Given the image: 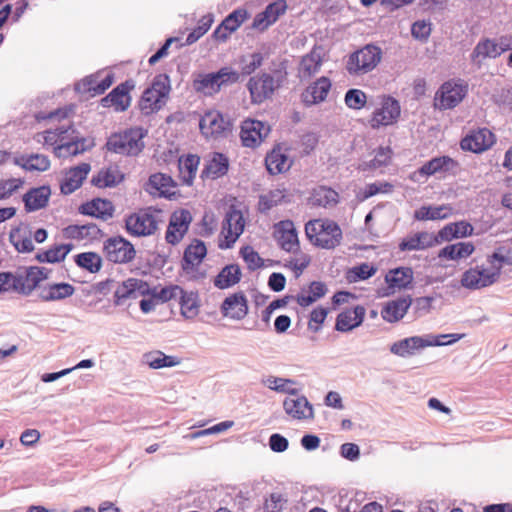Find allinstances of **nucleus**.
Listing matches in <instances>:
<instances>
[{"label": "nucleus", "instance_id": "nucleus-1", "mask_svg": "<svg viewBox=\"0 0 512 512\" xmlns=\"http://www.w3.org/2000/svg\"><path fill=\"white\" fill-rule=\"evenodd\" d=\"M305 234L314 246L327 250L339 246L343 239L340 226L330 219L310 220L305 225Z\"/></svg>", "mask_w": 512, "mask_h": 512}, {"label": "nucleus", "instance_id": "nucleus-2", "mask_svg": "<svg viewBox=\"0 0 512 512\" xmlns=\"http://www.w3.org/2000/svg\"><path fill=\"white\" fill-rule=\"evenodd\" d=\"M147 130L133 127L122 132L112 134L106 143L109 151L124 156H137L145 147L143 139Z\"/></svg>", "mask_w": 512, "mask_h": 512}, {"label": "nucleus", "instance_id": "nucleus-3", "mask_svg": "<svg viewBox=\"0 0 512 512\" xmlns=\"http://www.w3.org/2000/svg\"><path fill=\"white\" fill-rule=\"evenodd\" d=\"M170 90L169 76L167 74L156 75L151 86L144 90L139 101L141 113L150 115L158 112L166 104Z\"/></svg>", "mask_w": 512, "mask_h": 512}, {"label": "nucleus", "instance_id": "nucleus-4", "mask_svg": "<svg viewBox=\"0 0 512 512\" xmlns=\"http://www.w3.org/2000/svg\"><path fill=\"white\" fill-rule=\"evenodd\" d=\"M381 59V48L374 44H367L349 55L346 70L350 75H363L375 69Z\"/></svg>", "mask_w": 512, "mask_h": 512}, {"label": "nucleus", "instance_id": "nucleus-5", "mask_svg": "<svg viewBox=\"0 0 512 512\" xmlns=\"http://www.w3.org/2000/svg\"><path fill=\"white\" fill-rule=\"evenodd\" d=\"M161 210L153 207L141 209L136 213L129 215L125 219V228L132 236H150L158 229V216Z\"/></svg>", "mask_w": 512, "mask_h": 512}, {"label": "nucleus", "instance_id": "nucleus-6", "mask_svg": "<svg viewBox=\"0 0 512 512\" xmlns=\"http://www.w3.org/2000/svg\"><path fill=\"white\" fill-rule=\"evenodd\" d=\"M207 255V248L203 241L195 239L184 251L181 267L184 273L192 280H201L206 272L200 270V264Z\"/></svg>", "mask_w": 512, "mask_h": 512}, {"label": "nucleus", "instance_id": "nucleus-7", "mask_svg": "<svg viewBox=\"0 0 512 512\" xmlns=\"http://www.w3.org/2000/svg\"><path fill=\"white\" fill-rule=\"evenodd\" d=\"M281 77H274L269 73L251 77L247 83L253 103L260 104L270 98L282 83Z\"/></svg>", "mask_w": 512, "mask_h": 512}, {"label": "nucleus", "instance_id": "nucleus-8", "mask_svg": "<svg viewBox=\"0 0 512 512\" xmlns=\"http://www.w3.org/2000/svg\"><path fill=\"white\" fill-rule=\"evenodd\" d=\"M499 279V267L493 269L476 266L465 271L461 277V285L467 289L476 290L488 287Z\"/></svg>", "mask_w": 512, "mask_h": 512}, {"label": "nucleus", "instance_id": "nucleus-9", "mask_svg": "<svg viewBox=\"0 0 512 512\" xmlns=\"http://www.w3.org/2000/svg\"><path fill=\"white\" fill-rule=\"evenodd\" d=\"M106 258L113 263H128L135 258V248L121 236L111 237L104 243Z\"/></svg>", "mask_w": 512, "mask_h": 512}, {"label": "nucleus", "instance_id": "nucleus-10", "mask_svg": "<svg viewBox=\"0 0 512 512\" xmlns=\"http://www.w3.org/2000/svg\"><path fill=\"white\" fill-rule=\"evenodd\" d=\"M401 108L397 100L392 97H384L381 107L376 109L370 119V126L377 129L380 126H389L397 122Z\"/></svg>", "mask_w": 512, "mask_h": 512}, {"label": "nucleus", "instance_id": "nucleus-11", "mask_svg": "<svg viewBox=\"0 0 512 512\" xmlns=\"http://www.w3.org/2000/svg\"><path fill=\"white\" fill-rule=\"evenodd\" d=\"M245 220L241 211L231 207L225 215L222 233L225 235V245L220 244V248H230L243 233Z\"/></svg>", "mask_w": 512, "mask_h": 512}, {"label": "nucleus", "instance_id": "nucleus-12", "mask_svg": "<svg viewBox=\"0 0 512 512\" xmlns=\"http://www.w3.org/2000/svg\"><path fill=\"white\" fill-rule=\"evenodd\" d=\"M191 221L192 215L190 211L186 209L174 211L166 231V241L172 245L178 244L187 233Z\"/></svg>", "mask_w": 512, "mask_h": 512}, {"label": "nucleus", "instance_id": "nucleus-13", "mask_svg": "<svg viewBox=\"0 0 512 512\" xmlns=\"http://www.w3.org/2000/svg\"><path fill=\"white\" fill-rule=\"evenodd\" d=\"M67 136L68 138H66V140L61 141L60 144L54 147V154L58 158L76 156L93 146L92 141L84 137H79L78 133L73 128H71Z\"/></svg>", "mask_w": 512, "mask_h": 512}, {"label": "nucleus", "instance_id": "nucleus-14", "mask_svg": "<svg viewBox=\"0 0 512 512\" xmlns=\"http://www.w3.org/2000/svg\"><path fill=\"white\" fill-rule=\"evenodd\" d=\"M150 287L147 282L129 278L122 283L118 284L114 292V303L116 305H122L128 299H137L140 296L148 294Z\"/></svg>", "mask_w": 512, "mask_h": 512}, {"label": "nucleus", "instance_id": "nucleus-15", "mask_svg": "<svg viewBox=\"0 0 512 512\" xmlns=\"http://www.w3.org/2000/svg\"><path fill=\"white\" fill-rule=\"evenodd\" d=\"M270 132V127L263 122L246 119L241 124L240 138L245 147H257Z\"/></svg>", "mask_w": 512, "mask_h": 512}, {"label": "nucleus", "instance_id": "nucleus-16", "mask_svg": "<svg viewBox=\"0 0 512 512\" xmlns=\"http://www.w3.org/2000/svg\"><path fill=\"white\" fill-rule=\"evenodd\" d=\"M443 344L446 343L439 340L430 341L429 339L423 338L421 336H413L394 342L390 346V352L405 358L414 355L416 351H419L425 347L442 346Z\"/></svg>", "mask_w": 512, "mask_h": 512}, {"label": "nucleus", "instance_id": "nucleus-17", "mask_svg": "<svg viewBox=\"0 0 512 512\" xmlns=\"http://www.w3.org/2000/svg\"><path fill=\"white\" fill-rule=\"evenodd\" d=\"M134 82L127 80L116 86L107 96L101 99L103 107H114L116 111H125L131 102L129 92L134 88Z\"/></svg>", "mask_w": 512, "mask_h": 512}, {"label": "nucleus", "instance_id": "nucleus-18", "mask_svg": "<svg viewBox=\"0 0 512 512\" xmlns=\"http://www.w3.org/2000/svg\"><path fill=\"white\" fill-rule=\"evenodd\" d=\"M465 93L462 85L446 82L436 93L435 106L439 109H452L462 101Z\"/></svg>", "mask_w": 512, "mask_h": 512}, {"label": "nucleus", "instance_id": "nucleus-19", "mask_svg": "<svg viewBox=\"0 0 512 512\" xmlns=\"http://www.w3.org/2000/svg\"><path fill=\"white\" fill-rule=\"evenodd\" d=\"M274 237L286 252H296L299 249L297 231L291 220H283L275 224Z\"/></svg>", "mask_w": 512, "mask_h": 512}, {"label": "nucleus", "instance_id": "nucleus-20", "mask_svg": "<svg viewBox=\"0 0 512 512\" xmlns=\"http://www.w3.org/2000/svg\"><path fill=\"white\" fill-rule=\"evenodd\" d=\"M224 317L233 320H242L248 313V301L242 291L231 294L226 297L220 307Z\"/></svg>", "mask_w": 512, "mask_h": 512}, {"label": "nucleus", "instance_id": "nucleus-21", "mask_svg": "<svg viewBox=\"0 0 512 512\" xmlns=\"http://www.w3.org/2000/svg\"><path fill=\"white\" fill-rule=\"evenodd\" d=\"M230 122L218 111L206 112L199 121V128L205 136L217 137L229 130Z\"/></svg>", "mask_w": 512, "mask_h": 512}, {"label": "nucleus", "instance_id": "nucleus-22", "mask_svg": "<svg viewBox=\"0 0 512 512\" xmlns=\"http://www.w3.org/2000/svg\"><path fill=\"white\" fill-rule=\"evenodd\" d=\"M494 141L495 139L493 133L488 129L483 128L477 131H473L464 137L460 142V146L465 151L481 153L490 148Z\"/></svg>", "mask_w": 512, "mask_h": 512}, {"label": "nucleus", "instance_id": "nucleus-23", "mask_svg": "<svg viewBox=\"0 0 512 512\" xmlns=\"http://www.w3.org/2000/svg\"><path fill=\"white\" fill-rule=\"evenodd\" d=\"M331 85L329 78L325 76L320 77L302 92V102L305 106L309 107L325 101L331 89Z\"/></svg>", "mask_w": 512, "mask_h": 512}, {"label": "nucleus", "instance_id": "nucleus-24", "mask_svg": "<svg viewBox=\"0 0 512 512\" xmlns=\"http://www.w3.org/2000/svg\"><path fill=\"white\" fill-rule=\"evenodd\" d=\"M90 169V164L81 163L66 171L60 184L61 192L65 195H69L76 191L86 179Z\"/></svg>", "mask_w": 512, "mask_h": 512}, {"label": "nucleus", "instance_id": "nucleus-25", "mask_svg": "<svg viewBox=\"0 0 512 512\" xmlns=\"http://www.w3.org/2000/svg\"><path fill=\"white\" fill-rule=\"evenodd\" d=\"M457 167L458 163L453 158L449 156H439L423 164L417 172L421 176L428 177L436 174L455 173Z\"/></svg>", "mask_w": 512, "mask_h": 512}, {"label": "nucleus", "instance_id": "nucleus-26", "mask_svg": "<svg viewBox=\"0 0 512 512\" xmlns=\"http://www.w3.org/2000/svg\"><path fill=\"white\" fill-rule=\"evenodd\" d=\"M115 208L113 203L107 199L96 198L79 207V212L83 215L96 217L107 221L113 217Z\"/></svg>", "mask_w": 512, "mask_h": 512}, {"label": "nucleus", "instance_id": "nucleus-27", "mask_svg": "<svg viewBox=\"0 0 512 512\" xmlns=\"http://www.w3.org/2000/svg\"><path fill=\"white\" fill-rule=\"evenodd\" d=\"M287 397L283 402L285 412L294 419L313 418V408L305 396Z\"/></svg>", "mask_w": 512, "mask_h": 512}, {"label": "nucleus", "instance_id": "nucleus-28", "mask_svg": "<svg viewBox=\"0 0 512 512\" xmlns=\"http://www.w3.org/2000/svg\"><path fill=\"white\" fill-rule=\"evenodd\" d=\"M365 312V308L360 305L341 312L337 316L335 329L340 332H348L360 326L364 320Z\"/></svg>", "mask_w": 512, "mask_h": 512}, {"label": "nucleus", "instance_id": "nucleus-29", "mask_svg": "<svg viewBox=\"0 0 512 512\" xmlns=\"http://www.w3.org/2000/svg\"><path fill=\"white\" fill-rule=\"evenodd\" d=\"M75 287L69 283L47 284L40 289L39 298L43 302L60 301L71 297Z\"/></svg>", "mask_w": 512, "mask_h": 512}, {"label": "nucleus", "instance_id": "nucleus-30", "mask_svg": "<svg viewBox=\"0 0 512 512\" xmlns=\"http://www.w3.org/2000/svg\"><path fill=\"white\" fill-rule=\"evenodd\" d=\"M411 304L412 299L409 296L400 297L396 300L388 302L383 307L381 316L387 322H397L404 317Z\"/></svg>", "mask_w": 512, "mask_h": 512}, {"label": "nucleus", "instance_id": "nucleus-31", "mask_svg": "<svg viewBox=\"0 0 512 512\" xmlns=\"http://www.w3.org/2000/svg\"><path fill=\"white\" fill-rule=\"evenodd\" d=\"M66 238L76 240H99L103 237L102 230L94 223L84 225H69L64 229Z\"/></svg>", "mask_w": 512, "mask_h": 512}, {"label": "nucleus", "instance_id": "nucleus-32", "mask_svg": "<svg viewBox=\"0 0 512 512\" xmlns=\"http://www.w3.org/2000/svg\"><path fill=\"white\" fill-rule=\"evenodd\" d=\"M434 234L423 231L403 239L399 244L401 251L424 250L436 244Z\"/></svg>", "mask_w": 512, "mask_h": 512}, {"label": "nucleus", "instance_id": "nucleus-33", "mask_svg": "<svg viewBox=\"0 0 512 512\" xmlns=\"http://www.w3.org/2000/svg\"><path fill=\"white\" fill-rule=\"evenodd\" d=\"M228 169V158L222 153L215 152L212 154L211 158L207 160L205 168L202 171V177L213 180L218 179L224 176L228 172Z\"/></svg>", "mask_w": 512, "mask_h": 512}, {"label": "nucleus", "instance_id": "nucleus-34", "mask_svg": "<svg viewBox=\"0 0 512 512\" xmlns=\"http://www.w3.org/2000/svg\"><path fill=\"white\" fill-rule=\"evenodd\" d=\"M242 272L238 264H228L224 266L213 280V284L218 289H228L241 280Z\"/></svg>", "mask_w": 512, "mask_h": 512}, {"label": "nucleus", "instance_id": "nucleus-35", "mask_svg": "<svg viewBox=\"0 0 512 512\" xmlns=\"http://www.w3.org/2000/svg\"><path fill=\"white\" fill-rule=\"evenodd\" d=\"M173 187V180L170 176L163 173L152 174L144 186L146 192L152 196L166 197Z\"/></svg>", "mask_w": 512, "mask_h": 512}, {"label": "nucleus", "instance_id": "nucleus-36", "mask_svg": "<svg viewBox=\"0 0 512 512\" xmlns=\"http://www.w3.org/2000/svg\"><path fill=\"white\" fill-rule=\"evenodd\" d=\"M51 191L48 186H41L29 190L23 197L25 209L28 212L44 208L50 197Z\"/></svg>", "mask_w": 512, "mask_h": 512}, {"label": "nucleus", "instance_id": "nucleus-37", "mask_svg": "<svg viewBox=\"0 0 512 512\" xmlns=\"http://www.w3.org/2000/svg\"><path fill=\"white\" fill-rule=\"evenodd\" d=\"M15 163L30 172H44L47 171L51 165L48 156L38 153L23 154L16 158Z\"/></svg>", "mask_w": 512, "mask_h": 512}, {"label": "nucleus", "instance_id": "nucleus-38", "mask_svg": "<svg viewBox=\"0 0 512 512\" xmlns=\"http://www.w3.org/2000/svg\"><path fill=\"white\" fill-rule=\"evenodd\" d=\"M265 165L271 175H277L287 171L291 166V161L281 148L277 147L267 154Z\"/></svg>", "mask_w": 512, "mask_h": 512}, {"label": "nucleus", "instance_id": "nucleus-39", "mask_svg": "<svg viewBox=\"0 0 512 512\" xmlns=\"http://www.w3.org/2000/svg\"><path fill=\"white\" fill-rule=\"evenodd\" d=\"M142 363L152 369H161L179 365L180 359L176 356L166 355L160 350H154L143 354Z\"/></svg>", "mask_w": 512, "mask_h": 512}, {"label": "nucleus", "instance_id": "nucleus-40", "mask_svg": "<svg viewBox=\"0 0 512 512\" xmlns=\"http://www.w3.org/2000/svg\"><path fill=\"white\" fill-rule=\"evenodd\" d=\"M124 179L123 173L116 166L101 169L96 176H93L91 182L94 186L114 187Z\"/></svg>", "mask_w": 512, "mask_h": 512}, {"label": "nucleus", "instance_id": "nucleus-41", "mask_svg": "<svg viewBox=\"0 0 512 512\" xmlns=\"http://www.w3.org/2000/svg\"><path fill=\"white\" fill-rule=\"evenodd\" d=\"M496 57H498L496 40L490 38L480 40L474 47L470 56L471 61L478 67L481 66L482 61L485 60L486 58Z\"/></svg>", "mask_w": 512, "mask_h": 512}, {"label": "nucleus", "instance_id": "nucleus-42", "mask_svg": "<svg viewBox=\"0 0 512 512\" xmlns=\"http://www.w3.org/2000/svg\"><path fill=\"white\" fill-rule=\"evenodd\" d=\"M475 250L471 242H458L443 247L439 253V258L447 260H460L469 257Z\"/></svg>", "mask_w": 512, "mask_h": 512}, {"label": "nucleus", "instance_id": "nucleus-43", "mask_svg": "<svg viewBox=\"0 0 512 512\" xmlns=\"http://www.w3.org/2000/svg\"><path fill=\"white\" fill-rule=\"evenodd\" d=\"M385 281L390 288H407L413 281V271L409 267L395 268L386 274Z\"/></svg>", "mask_w": 512, "mask_h": 512}, {"label": "nucleus", "instance_id": "nucleus-44", "mask_svg": "<svg viewBox=\"0 0 512 512\" xmlns=\"http://www.w3.org/2000/svg\"><path fill=\"white\" fill-rule=\"evenodd\" d=\"M192 87L195 92L205 96H212L220 91L214 72L198 74L192 82Z\"/></svg>", "mask_w": 512, "mask_h": 512}, {"label": "nucleus", "instance_id": "nucleus-45", "mask_svg": "<svg viewBox=\"0 0 512 512\" xmlns=\"http://www.w3.org/2000/svg\"><path fill=\"white\" fill-rule=\"evenodd\" d=\"M72 126L68 125H60L55 129L46 130L42 133H38L35 136V140L38 143H42L44 145H58L61 141L66 140L68 138L67 134L70 132Z\"/></svg>", "mask_w": 512, "mask_h": 512}, {"label": "nucleus", "instance_id": "nucleus-46", "mask_svg": "<svg viewBox=\"0 0 512 512\" xmlns=\"http://www.w3.org/2000/svg\"><path fill=\"white\" fill-rule=\"evenodd\" d=\"M179 300L181 315L183 317L193 319L198 315L200 305L197 292L182 290Z\"/></svg>", "mask_w": 512, "mask_h": 512}, {"label": "nucleus", "instance_id": "nucleus-47", "mask_svg": "<svg viewBox=\"0 0 512 512\" xmlns=\"http://www.w3.org/2000/svg\"><path fill=\"white\" fill-rule=\"evenodd\" d=\"M262 384L267 388L288 395H298L299 389L292 387L296 382L293 379L281 378L276 376H267L262 379Z\"/></svg>", "mask_w": 512, "mask_h": 512}, {"label": "nucleus", "instance_id": "nucleus-48", "mask_svg": "<svg viewBox=\"0 0 512 512\" xmlns=\"http://www.w3.org/2000/svg\"><path fill=\"white\" fill-rule=\"evenodd\" d=\"M16 272L17 278L19 279L20 294L29 296L33 290L39 286V278H37L32 267L18 269Z\"/></svg>", "mask_w": 512, "mask_h": 512}, {"label": "nucleus", "instance_id": "nucleus-49", "mask_svg": "<svg viewBox=\"0 0 512 512\" xmlns=\"http://www.w3.org/2000/svg\"><path fill=\"white\" fill-rule=\"evenodd\" d=\"M451 208L446 205L422 206L414 213V218L419 221L445 219L450 215Z\"/></svg>", "mask_w": 512, "mask_h": 512}, {"label": "nucleus", "instance_id": "nucleus-50", "mask_svg": "<svg viewBox=\"0 0 512 512\" xmlns=\"http://www.w3.org/2000/svg\"><path fill=\"white\" fill-rule=\"evenodd\" d=\"M338 193L331 188L320 186L312 194L313 205L328 208L338 203Z\"/></svg>", "mask_w": 512, "mask_h": 512}, {"label": "nucleus", "instance_id": "nucleus-51", "mask_svg": "<svg viewBox=\"0 0 512 512\" xmlns=\"http://www.w3.org/2000/svg\"><path fill=\"white\" fill-rule=\"evenodd\" d=\"M9 240L15 249L20 253H29L34 250L31 233L23 234L20 228L11 230L9 234Z\"/></svg>", "mask_w": 512, "mask_h": 512}, {"label": "nucleus", "instance_id": "nucleus-52", "mask_svg": "<svg viewBox=\"0 0 512 512\" xmlns=\"http://www.w3.org/2000/svg\"><path fill=\"white\" fill-rule=\"evenodd\" d=\"M75 263L90 273H96L101 269L102 259L94 252H84L75 256Z\"/></svg>", "mask_w": 512, "mask_h": 512}, {"label": "nucleus", "instance_id": "nucleus-53", "mask_svg": "<svg viewBox=\"0 0 512 512\" xmlns=\"http://www.w3.org/2000/svg\"><path fill=\"white\" fill-rule=\"evenodd\" d=\"M263 60L264 57L261 52L241 56L239 60L241 74L243 76L251 75L263 64Z\"/></svg>", "mask_w": 512, "mask_h": 512}, {"label": "nucleus", "instance_id": "nucleus-54", "mask_svg": "<svg viewBox=\"0 0 512 512\" xmlns=\"http://www.w3.org/2000/svg\"><path fill=\"white\" fill-rule=\"evenodd\" d=\"M248 17L249 14L246 9L238 8L226 16L221 24L226 30L235 32Z\"/></svg>", "mask_w": 512, "mask_h": 512}, {"label": "nucleus", "instance_id": "nucleus-55", "mask_svg": "<svg viewBox=\"0 0 512 512\" xmlns=\"http://www.w3.org/2000/svg\"><path fill=\"white\" fill-rule=\"evenodd\" d=\"M10 292L20 294L17 272H0V295Z\"/></svg>", "mask_w": 512, "mask_h": 512}, {"label": "nucleus", "instance_id": "nucleus-56", "mask_svg": "<svg viewBox=\"0 0 512 512\" xmlns=\"http://www.w3.org/2000/svg\"><path fill=\"white\" fill-rule=\"evenodd\" d=\"M213 23V15L207 14L204 15L200 20L198 26L191 31L187 38L186 44L191 45L195 43L199 38H201L211 27Z\"/></svg>", "mask_w": 512, "mask_h": 512}, {"label": "nucleus", "instance_id": "nucleus-57", "mask_svg": "<svg viewBox=\"0 0 512 512\" xmlns=\"http://www.w3.org/2000/svg\"><path fill=\"white\" fill-rule=\"evenodd\" d=\"M432 32L431 23L425 20L415 21L411 26V35L420 42H426Z\"/></svg>", "mask_w": 512, "mask_h": 512}, {"label": "nucleus", "instance_id": "nucleus-58", "mask_svg": "<svg viewBox=\"0 0 512 512\" xmlns=\"http://www.w3.org/2000/svg\"><path fill=\"white\" fill-rule=\"evenodd\" d=\"M345 104L351 109L359 110L366 104V94L359 89H349L345 94Z\"/></svg>", "mask_w": 512, "mask_h": 512}, {"label": "nucleus", "instance_id": "nucleus-59", "mask_svg": "<svg viewBox=\"0 0 512 512\" xmlns=\"http://www.w3.org/2000/svg\"><path fill=\"white\" fill-rule=\"evenodd\" d=\"M240 255L247 263L248 269L251 271H254L263 266V259L251 246H245L241 248Z\"/></svg>", "mask_w": 512, "mask_h": 512}, {"label": "nucleus", "instance_id": "nucleus-60", "mask_svg": "<svg viewBox=\"0 0 512 512\" xmlns=\"http://www.w3.org/2000/svg\"><path fill=\"white\" fill-rule=\"evenodd\" d=\"M219 89L223 86H228L239 81V73L230 67H223L219 71L214 72Z\"/></svg>", "mask_w": 512, "mask_h": 512}, {"label": "nucleus", "instance_id": "nucleus-61", "mask_svg": "<svg viewBox=\"0 0 512 512\" xmlns=\"http://www.w3.org/2000/svg\"><path fill=\"white\" fill-rule=\"evenodd\" d=\"M287 500L280 493H271L262 506V512H281Z\"/></svg>", "mask_w": 512, "mask_h": 512}, {"label": "nucleus", "instance_id": "nucleus-62", "mask_svg": "<svg viewBox=\"0 0 512 512\" xmlns=\"http://www.w3.org/2000/svg\"><path fill=\"white\" fill-rule=\"evenodd\" d=\"M321 66V60L318 55L309 54L302 58L300 63V70L308 76L318 72Z\"/></svg>", "mask_w": 512, "mask_h": 512}, {"label": "nucleus", "instance_id": "nucleus-63", "mask_svg": "<svg viewBox=\"0 0 512 512\" xmlns=\"http://www.w3.org/2000/svg\"><path fill=\"white\" fill-rule=\"evenodd\" d=\"M114 76L112 74H107L104 79L100 82H96V77L90 76L86 78L88 84V90H93L95 94L104 93L113 83Z\"/></svg>", "mask_w": 512, "mask_h": 512}, {"label": "nucleus", "instance_id": "nucleus-64", "mask_svg": "<svg viewBox=\"0 0 512 512\" xmlns=\"http://www.w3.org/2000/svg\"><path fill=\"white\" fill-rule=\"evenodd\" d=\"M287 4L285 0H276L266 6L264 12L269 16V20L274 24L278 18L286 12Z\"/></svg>", "mask_w": 512, "mask_h": 512}]
</instances>
